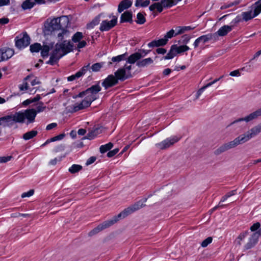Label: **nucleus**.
I'll use <instances>...</instances> for the list:
<instances>
[{
  "label": "nucleus",
  "mask_w": 261,
  "mask_h": 261,
  "mask_svg": "<svg viewBox=\"0 0 261 261\" xmlns=\"http://www.w3.org/2000/svg\"><path fill=\"white\" fill-rule=\"evenodd\" d=\"M167 43L166 39L163 38L159 40H154L148 44L149 47H159L164 46Z\"/></svg>",
  "instance_id": "nucleus-21"
},
{
  "label": "nucleus",
  "mask_w": 261,
  "mask_h": 261,
  "mask_svg": "<svg viewBox=\"0 0 261 261\" xmlns=\"http://www.w3.org/2000/svg\"><path fill=\"white\" fill-rule=\"evenodd\" d=\"M181 1V0H161V2L162 4H163L164 8H169L176 5Z\"/></svg>",
  "instance_id": "nucleus-25"
},
{
  "label": "nucleus",
  "mask_w": 261,
  "mask_h": 261,
  "mask_svg": "<svg viewBox=\"0 0 261 261\" xmlns=\"http://www.w3.org/2000/svg\"><path fill=\"white\" fill-rule=\"evenodd\" d=\"M117 22V17L115 16H113L112 19L110 21L108 20L102 21L99 30L101 32L109 31L116 25Z\"/></svg>",
  "instance_id": "nucleus-11"
},
{
  "label": "nucleus",
  "mask_w": 261,
  "mask_h": 261,
  "mask_svg": "<svg viewBox=\"0 0 261 261\" xmlns=\"http://www.w3.org/2000/svg\"><path fill=\"white\" fill-rule=\"evenodd\" d=\"M35 5V2L34 0H25L21 4V8L25 10L31 9Z\"/></svg>",
  "instance_id": "nucleus-27"
},
{
  "label": "nucleus",
  "mask_w": 261,
  "mask_h": 261,
  "mask_svg": "<svg viewBox=\"0 0 261 261\" xmlns=\"http://www.w3.org/2000/svg\"><path fill=\"white\" fill-rule=\"evenodd\" d=\"M103 65V63H96L92 65L91 69L93 72L99 71Z\"/></svg>",
  "instance_id": "nucleus-46"
},
{
  "label": "nucleus",
  "mask_w": 261,
  "mask_h": 261,
  "mask_svg": "<svg viewBox=\"0 0 261 261\" xmlns=\"http://www.w3.org/2000/svg\"><path fill=\"white\" fill-rule=\"evenodd\" d=\"M179 139V138L174 136L171 138H167L162 142L156 144V145L161 149H165L169 147L175 143L178 142Z\"/></svg>",
  "instance_id": "nucleus-12"
},
{
  "label": "nucleus",
  "mask_w": 261,
  "mask_h": 261,
  "mask_svg": "<svg viewBox=\"0 0 261 261\" xmlns=\"http://www.w3.org/2000/svg\"><path fill=\"white\" fill-rule=\"evenodd\" d=\"M261 116V108L260 109H258V110H256L255 111L250 113L249 115L246 116V117L244 118H241L238 119L234 121H233L232 122H231L230 124V125L238 123L239 122L241 121H245L246 122H250L254 119H257L258 117Z\"/></svg>",
  "instance_id": "nucleus-10"
},
{
  "label": "nucleus",
  "mask_w": 261,
  "mask_h": 261,
  "mask_svg": "<svg viewBox=\"0 0 261 261\" xmlns=\"http://www.w3.org/2000/svg\"><path fill=\"white\" fill-rule=\"evenodd\" d=\"M261 132V123L252 127L246 133L239 136L238 137L241 144H243L249 141L252 138L257 136Z\"/></svg>",
  "instance_id": "nucleus-3"
},
{
  "label": "nucleus",
  "mask_w": 261,
  "mask_h": 261,
  "mask_svg": "<svg viewBox=\"0 0 261 261\" xmlns=\"http://www.w3.org/2000/svg\"><path fill=\"white\" fill-rule=\"evenodd\" d=\"M100 15L96 16L90 23L87 24V29H91L97 25L100 22Z\"/></svg>",
  "instance_id": "nucleus-30"
},
{
  "label": "nucleus",
  "mask_w": 261,
  "mask_h": 261,
  "mask_svg": "<svg viewBox=\"0 0 261 261\" xmlns=\"http://www.w3.org/2000/svg\"><path fill=\"white\" fill-rule=\"evenodd\" d=\"M254 9L253 12L255 16H257L261 12V0H258L254 4Z\"/></svg>",
  "instance_id": "nucleus-40"
},
{
  "label": "nucleus",
  "mask_w": 261,
  "mask_h": 261,
  "mask_svg": "<svg viewBox=\"0 0 261 261\" xmlns=\"http://www.w3.org/2000/svg\"><path fill=\"white\" fill-rule=\"evenodd\" d=\"M215 35V34H208L201 36L197 38L193 43L194 48H197L200 44L204 45L208 41L213 39Z\"/></svg>",
  "instance_id": "nucleus-13"
},
{
  "label": "nucleus",
  "mask_w": 261,
  "mask_h": 261,
  "mask_svg": "<svg viewBox=\"0 0 261 261\" xmlns=\"http://www.w3.org/2000/svg\"><path fill=\"white\" fill-rule=\"evenodd\" d=\"M30 37L27 32L22 34V36H17L15 39V46L19 49L25 48L30 43Z\"/></svg>",
  "instance_id": "nucleus-8"
},
{
  "label": "nucleus",
  "mask_w": 261,
  "mask_h": 261,
  "mask_svg": "<svg viewBox=\"0 0 261 261\" xmlns=\"http://www.w3.org/2000/svg\"><path fill=\"white\" fill-rule=\"evenodd\" d=\"M118 80L115 74L109 75L102 83V85L105 89L112 87L118 83Z\"/></svg>",
  "instance_id": "nucleus-14"
},
{
  "label": "nucleus",
  "mask_w": 261,
  "mask_h": 261,
  "mask_svg": "<svg viewBox=\"0 0 261 261\" xmlns=\"http://www.w3.org/2000/svg\"><path fill=\"white\" fill-rule=\"evenodd\" d=\"M229 75L232 76H239L240 75V72L238 70H236L230 72Z\"/></svg>",
  "instance_id": "nucleus-64"
},
{
  "label": "nucleus",
  "mask_w": 261,
  "mask_h": 261,
  "mask_svg": "<svg viewBox=\"0 0 261 261\" xmlns=\"http://www.w3.org/2000/svg\"><path fill=\"white\" fill-rule=\"evenodd\" d=\"M137 20H136V22L137 24H143L146 22V18L144 17V15L141 13L139 12L137 15Z\"/></svg>",
  "instance_id": "nucleus-42"
},
{
  "label": "nucleus",
  "mask_w": 261,
  "mask_h": 261,
  "mask_svg": "<svg viewBox=\"0 0 261 261\" xmlns=\"http://www.w3.org/2000/svg\"><path fill=\"white\" fill-rule=\"evenodd\" d=\"M143 57V55L141 53L136 52L132 54L127 58L126 62L129 64H134Z\"/></svg>",
  "instance_id": "nucleus-19"
},
{
  "label": "nucleus",
  "mask_w": 261,
  "mask_h": 261,
  "mask_svg": "<svg viewBox=\"0 0 261 261\" xmlns=\"http://www.w3.org/2000/svg\"><path fill=\"white\" fill-rule=\"evenodd\" d=\"M34 193V190H30L27 192L23 193L21 195L22 198H25V197H29L31 196H32Z\"/></svg>",
  "instance_id": "nucleus-55"
},
{
  "label": "nucleus",
  "mask_w": 261,
  "mask_h": 261,
  "mask_svg": "<svg viewBox=\"0 0 261 261\" xmlns=\"http://www.w3.org/2000/svg\"><path fill=\"white\" fill-rule=\"evenodd\" d=\"M153 63V60L151 58H148L139 60L136 63V65L140 67H145Z\"/></svg>",
  "instance_id": "nucleus-23"
},
{
  "label": "nucleus",
  "mask_w": 261,
  "mask_h": 261,
  "mask_svg": "<svg viewBox=\"0 0 261 261\" xmlns=\"http://www.w3.org/2000/svg\"><path fill=\"white\" fill-rule=\"evenodd\" d=\"M226 205H227L221 204V202H220V201L219 204L217 205L214 206L213 208L211 209L208 212H209L210 214H212L215 211L217 210L218 208H219V207L222 208V207L226 206Z\"/></svg>",
  "instance_id": "nucleus-51"
},
{
  "label": "nucleus",
  "mask_w": 261,
  "mask_h": 261,
  "mask_svg": "<svg viewBox=\"0 0 261 261\" xmlns=\"http://www.w3.org/2000/svg\"><path fill=\"white\" fill-rule=\"evenodd\" d=\"M223 76H224V75H222L219 78L216 79L214 80V81H213L212 82L207 83L206 85H205V86H203V87L204 88V89H206L207 88L211 86L212 85H213L214 84H215L216 82H217L218 81H219L220 79L223 78Z\"/></svg>",
  "instance_id": "nucleus-52"
},
{
  "label": "nucleus",
  "mask_w": 261,
  "mask_h": 261,
  "mask_svg": "<svg viewBox=\"0 0 261 261\" xmlns=\"http://www.w3.org/2000/svg\"><path fill=\"white\" fill-rule=\"evenodd\" d=\"M127 55V53H125L123 54H122V55L116 56V57H113L111 59V61L113 62H119L122 60H125L126 58Z\"/></svg>",
  "instance_id": "nucleus-41"
},
{
  "label": "nucleus",
  "mask_w": 261,
  "mask_h": 261,
  "mask_svg": "<svg viewBox=\"0 0 261 261\" xmlns=\"http://www.w3.org/2000/svg\"><path fill=\"white\" fill-rule=\"evenodd\" d=\"M101 88L98 84L94 85L87 89L86 90L80 92L77 95L74 96L73 97L76 98L77 97H83L85 96H92L95 97V94L98 93Z\"/></svg>",
  "instance_id": "nucleus-7"
},
{
  "label": "nucleus",
  "mask_w": 261,
  "mask_h": 261,
  "mask_svg": "<svg viewBox=\"0 0 261 261\" xmlns=\"http://www.w3.org/2000/svg\"><path fill=\"white\" fill-rule=\"evenodd\" d=\"M57 126V123H51L50 124H48L46 127V130H50L54 128H55Z\"/></svg>",
  "instance_id": "nucleus-60"
},
{
  "label": "nucleus",
  "mask_w": 261,
  "mask_h": 261,
  "mask_svg": "<svg viewBox=\"0 0 261 261\" xmlns=\"http://www.w3.org/2000/svg\"><path fill=\"white\" fill-rule=\"evenodd\" d=\"M119 151L118 148H115L113 150L109 151L107 153V156L109 158H111L114 156L115 154H116Z\"/></svg>",
  "instance_id": "nucleus-53"
},
{
  "label": "nucleus",
  "mask_w": 261,
  "mask_h": 261,
  "mask_svg": "<svg viewBox=\"0 0 261 261\" xmlns=\"http://www.w3.org/2000/svg\"><path fill=\"white\" fill-rule=\"evenodd\" d=\"M9 22V19L8 18L3 17L0 18V24L3 25L7 24Z\"/></svg>",
  "instance_id": "nucleus-63"
},
{
  "label": "nucleus",
  "mask_w": 261,
  "mask_h": 261,
  "mask_svg": "<svg viewBox=\"0 0 261 261\" xmlns=\"http://www.w3.org/2000/svg\"><path fill=\"white\" fill-rule=\"evenodd\" d=\"M183 43L187 44L191 39V37L187 34L184 35L182 36Z\"/></svg>",
  "instance_id": "nucleus-56"
},
{
  "label": "nucleus",
  "mask_w": 261,
  "mask_h": 261,
  "mask_svg": "<svg viewBox=\"0 0 261 261\" xmlns=\"http://www.w3.org/2000/svg\"><path fill=\"white\" fill-rule=\"evenodd\" d=\"M89 68V64H88L87 66H84V67H83L79 71H78L75 74H74L76 79H79L82 75L85 74L88 70Z\"/></svg>",
  "instance_id": "nucleus-35"
},
{
  "label": "nucleus",
  "mask_w": 261,
  "mask_h": 261,
  "mask_svg": "<svg viewBox=\"0 0 261 261\" xmlns=\"http://www.w3.org/2000/svg\"><path fill=\"white\" fill-rule=\"evenodd\" d=\"M242 144L238 137L235 138L233 140L229 142L224 143L219 146L214 151V154L216 155L221 154V153L233 148L238 145Z\"/></svg>",
  "instance_id": "nucleus-6"
},
{
  "label": "nucleus",
  "mask_w": 261,
  "mask_h": 261,
  "mask_svg": "<svg viewBox=\"0 0 261 261\" xmlns=\"http://www.w3.org/2000/svg\"><path fill=\"white\" fill-rule=\"evenodd\" d=\"M132 5V2L130 0H123L122 1L118 7V12L121 13L124 10L128 9Z\"/></svg>",
  "instance_id": "nucleus-20"
},
{
  "label": "nucleus",
  "mask_w": 261,
  "mask_h": 261,
  "mask_svg": "<svg viewBox=\"0 0 261 261\" xmlns=\"http://www.w3.org/2000/svg\"><path fill=\"white\" fill-rule=\"evenodd\" d=\"M69 24V19L66 16H62L58 18L51 19L50 22L46 21L44 23L43 32L45 35H49L56 32L61 31L58 34L59 39L62 40L64 35L67 32V28Z\"/></svg>",
  "instance_id": "nucleus-2"
},
{
  "label": "nucleus",
  "mask_w": 261,
  "mask_h": 261,
  "mask_svg": "<svg viewBox=\"0 0 261 261\" xmlns=\"http://www.w3.org/2000/svg\"><path fill=\"white\" fill-rule=\"evenodd\" d=\"M62 47L59 43L55 45V48L50 54L49 60L46 62V64L54 66L58 62L60 58L65 55H63Z\"/></svg>",
  "instance_id": "nucleus-4"
},
{
  "label": "nucleus",
  "mask_w": 261,
  "mask_h": 261,
  "mask_svg": "<svg viewBox=\"0 0 261 261\" xmlns=\"http://www.w3.org/2000/svg\"><path fill=\"white\" fill-rule=\"evenodd\" d=\"M41 49V45L39 43H35L30 46L31 53H38Z\"/></svg>",
  "instance_id": "nucleus-39"
},
{
  "label": "nucleus",
  "mask_w": 261,
  "mask_h": 261,
  "mask_svg": "<svg viewBox=\"0 0 261 261\" xmlns=\"http://www.w3.org/2000/svg\"><path fill=\"white\" fill-rule=\"evenodd\" d=\"M237 194V190H232L227 193L224 196H223L220 200V202L225 201L229 197L233 196Z\"/></svg>",
  "instance_id": "nucleus-44"
},
{
  "label": "nucleus",
  "mask_w": 261,
  "mask_h": 261,
  "mask_svg": "<svg viewBox=\"0 0 261 261\" xmlns=\"http://www.w3.org/2000/svg\"><path fill=\"white\" fill-rule=\"evenodd\" d=\"M96 99V97L91 96H86L84 99H83L80 103H76L74 105L70 106L71 110L70 112L74 113L78 111L83 110L87 108L91 105L92 101Z\"/></svg>",
  "instance_id": "nucleus-5"
},
{
  "label": "nucleus",
  "mask_w": 261,
  "mask_h": 261,
  "mask_svg": "<svg viewBox=\"0 0 261 261\" xmlns=\"http://www.w3.org/2000/svg\"><path fill=\"white\" fill-rule=\"evenodd\" d=\"M248 234V231H243V232H241L238 236V237H237V238L236 240V242L239 246L241 245V244H242L241 241L244 240V239L246 238V237L247 236V235Z\"/></svg>",
  "instance_id": "nucleus-36"
},
{
  "label": "nucleus",
  "mask_w": 261,
  "mask_h": 261,
  "mask_svg": "<svg viewBox=\"0 0 261 261\" xmlns=\"http://www.w3.org/2000/svg\"><path fill=\"white\" fill-rule=\"evenodd\" d=\"M46 106H44V104L42 102L40 101L38 103V105L36 107L35 109V111L36 113V115L40 112L44 111L46 109Z\"/></svg>",
  "instance_id": "nucleus-47"
},
{
  "label": "nucleus",
  "mask_w": 261,
  "mask_h": 261,
  "mask_svg": "<svg viewBox=\"0 0 261 261\" xmlns=\"http://www.w3.org/2000/svg\"><path fill=\"white\" fill-rule=\"evenodd\" d=\"M95 137H96L93 129L91 130L90 132H89L87 135H86V136L85 137H84L83 138H82V140H85V139H89V140H92Z\"/></svg>",
  "instance_id": "nucleus-50"
},
{
  "label": "nucleus",
  "mask_w": 261,
  "mask_h": 261,
  "mask_svg": "<svg viewBox=\"0 0 261 261\" xmlns=\"http://www.w3.org/2000/svg\"><path fill=\"white\" fill-rule=\"evenodd\" d=\"M260 226V224L259 222H256L254 224H253L251 227H250V230L251 231H257V230L259 229V228Z\"/></svg>",
  "instance_id": "nucleus-54"
},
{
  "label": "nucleus",
  "mask_w": 261,
  "mask_h": 261,
  "mask_svg": "<svg viewBox=\"0 0 261 261\" xmlns=\"http://www.w3.org/2000/svg\"><path fill=\"white\" fill-rule=\"evenodd\" d=\"M175 31L173 29H171L166 34L164 37L166 39V41L168 42V39L172 38L173 36H175Z\"/></svg>",
  "instance_id": "nucleus-49"
},
{
  "label": "nucleus",
  "mask_w": 261,
  "mask_h": 261,
  "mask_svg": "<svg viewBox=\"0 0 261 261\" xmlns=\"http://www.w3.org/2000/svg\"><path fill=\"white\" fill-rule=\"evenodd\" d=\"M147 198H145L144 200H140L136 202L133 205L125 208L118 215L114 216L112 219L105 221L101 224H100L98 226H97L96 227H95L94 229H93L89 232V235L92 236L94 234L98 233V232L104 229L108 228L109 227L114 224L119 220L125 218L126 217L135 212V211L139 210L141 208L145 206V204L144 203L147 201Z\"/></svg>",
  "instance_id": "nucleus-1"
},
{
  "label": "nucleus",
  "mask_w": 261,
  "mask_h": 261,
  "mask_svg": "<svg viewBox=\"0 0 261 261\" xmlns=\"http://www.w3.org/2000/svg\"><path fill=\"white\" fill-rule=\"evenodd\" d=\"M213 238L211 237H209L205 239L204 240H203L201 243V247L205 248L207 247L210 244H211L212 242Z\"/></svg>",
  "instance_id": "nucleus-48"
},
{
  "label": "nucleus",
  "mask_w": 261,
  "mask_h": 261,
  "mask_svg": "<svg viewBox=\"0 0 261 261\" xmlns=\"http://www.w3.org/2000/svg\"><path fill=\"white\" fill-rule=\"evenodd\" d=\"M242 16L243 20L246 21H248L256 16L254 15V12L253 14H252V11L243 12L242 13Z\"/></svg>",
  "instance_id": "nucleus-31"
},
{
  "label": "nucleus",
  "mask_w": 261,
  "mask_h": 261,
  "mask_svg": "<svg viewBox=\"0 0 261 261\" xmlns=\"http://www.w3.org/2000/svg\"><path fill=\"white\" fill-rule=\"evenodd\" d=\"M195 27H191V26H184V27H177L176 28V32L175 35H178L179 34H183L186 31L192 30Z\"/></svg>",
  "instance_id": "nucleus-28"
},
{
  "label": "nucleus",
  "mask_w": 261,
  "mask_h": 261,
  "mask_svg": "<svg viewBox=\"0 0 261 261\" xmlns=\"http://www.w3.org/2000/svg\"><path fill=\"white\" fill-rule=\"evenodd\" d=\"M164 8V7L161 2L160 3H155L151 5L149 7V9L150 11H153L156 9L159 13H161Z\"/></svg>",
  "instance_id": "nucleus-26"
},
{
  "label": "nucleus",
  "mask_w": 261,
  "mask_h": 261,
  "mask_svg": "<svg viewBox=\"0 0 261 261\" xmlns=\"http://www.w3.org/2000/svg\"><path fill=\"white\" fill-rule=\"evenodd\" d=\"M114 74L117 78L118 80H120V81H124L125 80L132 77V73L127 72L124 68H120L118 69L116 72H115Z\"/></svg>",
  "instance_id": "nucleus-15"
},
{
  "label": "nucleus",
  "mask_w": 261,
  "mask_h": 261,
  "mask_svg": "<svg viewBox=\"0 0 261 261\" xmlns=\"http://www.w3.org/2000/svg\"><path fill=\"white\" fill-rule=\"evenodd\" d=\"M83 169V167L80 165L73 164L69 169L68 171L71 174H75Z\"/></svg>",
  "instance_id": "nucleus-32"
},
{
  "label": "nucleus",
  "mask_w": 261,
  "mask_h": 261,
  "mask_svg": "<svg viewBox=\"0 0 261 261\" xmlns=\"http://www.w3.org/2000/svg\"><path fill=\"white\" fill-rule=\"evenodd\" d=\"M59 44L61 45L62 50L63 52V55H66L67 54L72 51L73 49V44L70 41L67 42L66 40L63 41L61 43H59Z\"/></svg>",
  "instance_id": "nucleus-17"
},
{
  "label": "nucleus",
  "mask_w": 261,
  "mask_h": 261,
  "mask_svg": "<svg viewBox=\"0 0 261 261\" xmlns=\"http://www.w3.org/2000/svg\"><path fill=\"white\" fill-rule=\"evenodd\" d=\"M96 160V158L95 156H92L89 158L86 162V165L87 166L90 165L91 164L93 163Z\"/></svg>",
  "instance_id": "nucleus-58"
},
{
  "label": "nucleus",
  "mask_w": 261,
  "mask_h": 261,
  "mask_svg": "<svg viewBox=\"0 0 261 261\" xmlns=\"http://www.w3.org/2000/svg\"><path fill=\"white\" fill-rule=\"evenodd\" d=\"M204 90L203 87L200 88L196 93L195 99H197Z\"/></svg>",
  "instance_id": "nucleus-62"
},
{
  "label": "nucleus",
  "mask_w": 261,
  "mask_h": 261,
  "mask_svg": "<svg viewBox=\"0 0 261 261\" xmlns=\"http://www.w3.org/2000/svg\"><path fill=\"white\" fill-rule=\"evenodd\" d=\"M83 38V33L80 32H77L75 33L72 37V40L74 43H76L81 41Z\"/></svg>",
  "instance_id": "nucleus-43"
},
{
  "label": "nucleus",
  "mask_w": 261,
  "mask_h": 261,
  "mask_svg": "<svg viewBox=\"0 0 261 261\" xmlns=\"http://www.w3.org/2000/svg\"><path fill=\"white\" fill-rule=\"evenodd\" d=\"M12 156H2L0 157V163H6L11 160Z\"/></svg>",
  "instance_id": "nucleus-57"
},
{
  "label": "nucleus",
  "mask_w": 261,
  "mask_h": 261,
  "mask_svg": "<svg viewBox=\"0 0 261 261\" xmlns=\"http://www.w3.org/2000/svg\"><path fill=\"white\" fill-rule=\"evenodd\" d=\"M30 75H28L24 79V81L28 80L30 77ZM29 86L27 82H23L22 84L19 85V89L20 91H25L28 89Z\"/></svg>",
  "instance_id": "nucleus-45"
},
{
  "label": "nucleus",
  "mask_w": 261,
  "mask_h": 261,
  "mask_svg": "<svg viewBox=\"0 0 261 261\" xmlns=\"http://www.w3.org/2000/svg\"><path fill=\"white\" fill-rule=\"evenodd\" d=\"M113 146V144L111 142H109L105 145H101L100 147V152L101 153H104L107 151L110 150Z\"/></svg>",
  "instance_id": "nucleus-34"
},
{
  "label": "nucleus",
  "mask_w": 261,
  "mask_h": 261,
  "mask_svg": "<svg viewBox=\"0 0 261 261\" xmlns=\"http://www.w3.org/2000/svg\"><path fill=\"white\" fill-rule=\"evenodd\" d=\"M133 20V14L131 11H126L122 13L120 17V22H129L132 23Z\"/></svg>",
  "instance_id": "nucleus-18"
},
{
  "label": "nucleus",
  "mask_w": 261,
  "mask_h": 261,
  "mask_svg": "<svg viewBox=\"0 0 261 261\" xmlns=\"http://www.w3.org/2000/svg\"><path fill=\"white\" fill-rule=\"evenodd\" d=\"M261 236V229L253 232L249 238L248 242L244 245L245 250H249L255 246L258 241V239Z\"/></svg>",
  "instance_id": "nucleus-9"
},
{
  "label": "nucleus",
  "mask_w": 261,
  "mask_h": 261,
  "mask_svg": "<svg viewBox=\"0 0 261 261\" xmlns=\"http://www.w3.org/2000/svg\"><path fill=\"white\" fill-rule=\"evenodd\" d=\"M79 43L77 44V48H83L84 47L86 44H87V42L85 40H82V41H80L79 42H78Z\"/></svg>",
  "instance_id": "nucleus-61"
},
{
  "label": "nucleus",
  "mask_w": 261,
  "mask_h": 261,
  "mask_svg": "<svg viewBox=\"0 0 261 261\" xmlns=\"http://www.w3.org/2000/svg\"><path fill=\"white\" fill-rule=\"evenodd\" d=\"M50 50V47L47 45H44L43 46H41V56L42 58H44L47 57L48 53Z\"/></svg>",
  "instance_id": "nucleus-37"
},
{
  "label": "nucleus",
  "mask_w": 261,
  "mask_h": 261,
  "mask_svg": "<svg viewBox=\"0 0 261 261\" xmlns=\"http://www.w3.org/2000/svg\"><path fill=\"white\" fill-rule=\"evenodd\" d=\"M149 4L150 1L149 0H136L135 5L136 7H147Z\"/></svg>",
  "instance_id": "nucleus-38"
},
{
  "label": "nucleus",
  "mask_w": 261,
  "mask_h": 261,
  "mask_svg": "<svg viewBox=\"0 0 261 261\" xmlns=\"http://www.w3.org/2000/svg\"><path fill=\"white\" fill-rule=\"evenodd\" d=\"M174 47V45H172L168 54L165 56L163 57L162 60H169L173 59L177 54L176 50Z\"/></svg>",
  "instance_id": "nucleus-24"
},
{
  "label": "nucleus",
  "mask_w": 261,
  "mask_h": 261,
  "mask_svg": "<svg viewBox=\"0 0 261 261\" xmlns=\"http://www.w3.org/2000/svg\"><path fill=\"white\" fill-rule=\"evenodd\" d=\"M2 55L4 60H7L11 58L14 54V50L10 48H3L1 49Z\"/></svg>",
  "instance_id": "nucleus-22"
},
{
  "label": "nucleus",
  "mask_w": 261,
  "mask_h": 261,
  "mask_svg": "<svg viewBox=\"0 0 261 261\" xmlns=\"http://www.w3.org/2000/svg\"><path fill=\"white\" fill-rule=\"evenodd\" d=\"M38 132L35 130H32L28 132L23 135L22 138L25 140H29L37 136Z\"/></svg>",
  "instance_id": "nucleus-29"
},
{
  "label": "nucleus",
  "mask_w": 261,
  "mask_h": 261,
  "mask_svg": "<svg viewBox=\"0 0 261 261\" xmlns=\"http://www.w3.org/2000/svg\"><path fill=\"white\" fill-rule=\"evenodd\" d=\"M233 28V27L232 25H223V27H221L217 32L214 33L215 35L214 36V39L216 40L218 36H226L232 30Z\"/></svg>",
  "instance_id": "nucleus-16"
},
{
  "label": "nucleus",
  "mask_w": 261,
  "mask_h": 261,
  "mask_svg": "<svg viewBox=\"0 0 261 261\" xmlns=\"http://www.w3.org/2000/svg\"><path fill=\"white\" fill-rule=\"evenodd\" d=\"M174 46H175L174 47L176 50L177 54L184 53L190 49L189 47L186 45H182L178 46L177 45L174 44Z\"/></svg>",
  "instance_id": "nucleus-33"
},
{
  "label": "nucleus",
  "mask_w": 261,
  "mask_h": 261,
  "mask_svg": "<svg viewBox=\"0 0 261 261\" xmlns=\"http://www.w3.org/2000/svg\"><path fill=\"white\" fill-rule=\"evenodd\" d=\"M103 127L100 126V127H96L95 128H94L93 129L96 136H97L98 135L102 133V131H103Z\"/></svg>",
  "instance_id": "nucleus-59"
}]
</instances>
